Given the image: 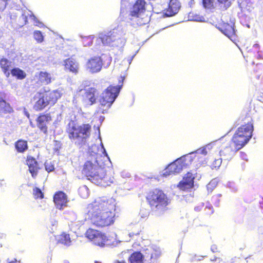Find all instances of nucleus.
Returning a JSON list of instances; mask_svg holds the SVG:
<instances>
[{
	"instance_id": "obj_1",
	"label": "nucleus",
	"mask_w": 263,
	"mask_h": 263,
	"mask_svg": "<svg viewBox=\"0 0 263 263\" xmlns=\"http://www.w3.org/2000/svg\"><path fill=\"white\" fill-rule=\"evenodd\" d=\"M116 202L112 198L96 200L88 205V220L98 228L113 225L116 218Z\"/></svg>"
},
{
	"instance_id": "obj_2",
	"label": "nucleus",
	"mask_w": 263,
	"mask_h": 263,
	"mask_svg": "<svg viewBox=\"0 0 263 263\" xmlns=\"http://www.w3.org/2000/svg\"><path fill=\"white\" fill-rule=\"evenodd\" d=\"M145 199L156 216H163L168 211L171 200L163 190L158 188L151 190L146 193Z\"/></svg>"
},
{
	"instance_id": "obj_3",
	"label": "nucleus",
	"mask_w": 263,
	"mask_h": 263,
	"mask_svg": "<svg viewBox=\"0 0 263 263\" xmlns=\"http://www.w3.org/2000/svg\"><path fill=\"white\" fill-rule=\"evenodd\" d=\"M243 124L239 127L234 134L231 142L233 146L239 150L243 147L250 141L253 135L254 130L253 120L250 116L242 119Z\"/></svg>"
},
{
	"instance_id": "obj_4",
	"label": "nucleus",
	"mask_w": 263,
	"mask_h": 263,
	"mask_svg": "<svg viewBox=\"0 0 263 263\" xmlns=\"http://www.w3.org/2000/svg\"><path fill=\"white\" fill-rule=\"evenodd\" d=\"M61 96V91L58 89L37 92L31 99L33 109L36 111H40L48 105L53 106Z\"/></svg>"
},
{
	"instance_id": "obj_5",
	"label": "nucleus",
	"mask_w": 263,
	"mask_h": 263,
	"mask_svg": "<svg viewBox=\"0 0 263 263\" xmlns=\"http://www.w3.org/2000/svg\"><path fill=\"white\" fill-rule=\"evenodd\" d=\"M91 126L89 124H82L77 125L74 123H69L66 128L68 137L76 144H85L86 140L91 134Z\"/></svg>"
},
{
	"instance_id": "obj_6",
	"label": "nucleus",
	"mask_w": 263,
	"mask_h": 263,
	"mask_svg": "<svg viewBox=\"0 0 263 263\" xmlns=\"http://www.w3.org/2000/svg\"><path fill=\"white\" fill-rule=\"evenodd\" d=\"M121 79L120 82L121 84L120 85L117 86L109 85L100 96L99 102L100 106L99 110L101 113H106L118 96L124 80L122 77H121Z\"/></svg>"
},
{
	"instance_id": "obj_7",
	"label": "nucleus",
	"mask_w": 263,
	"mask_h": 263,
	"mask_svg": "<svg viewBox=\"0 0 263 263\" xmlns=\"http://www.w3.org/2000/svg\"><path fill=\"white\" fill-rule=\"evenodd\" d=\"M146 2L144 0H137L133 5L130 11V21L134 20L135 24L139 26L145 25L148 22V17H142L146 10Z\"/></svg>"
},
{
	"instance_id": "obj_8",
	"label": "nucleus",
	"mask_w": 263,
	"mask_h": 263,
	"mask_svg": "<svg viewBox=\"0 0 263 263\" xmlns=\"http://www.w3.org/2000/svg\"><path fill=\"white\" fill-rule=\"evenodd\" d=\"M192 161V156L190 155L177 159L166 166L163 173V176L166 177L180 173L184 168L191 164Z\"/></svg>"
},
{
	"instance_id": "obj_9",
	"label": "nucleus",
	"mask_w": 263,
	"mask_h": 263,
	"mask_svg": "<svg viewBox=\"0 0 263 263\" xmlns=\"http://www.w3.org/2000/svg\"><path fill=\"white\" fill-rule=\"evenodd\" d=\"M96 157L92 158L91 160H87L84 163L82 173L88 179L93 180V179L99 173V171L103 167L99 164Z\"/></svg>"
},
{
	"instance_id": "obj_10",
	"label": "nucleus",
	"mask_w": 263,
	"mask_h": 263,
	"mask_svg": "<svg viewBox=\"0 0 263 263\" xmlns=\"http://www.w3.org/2000/svg\"><path fill=\"white\" fill-rule=\"evenodd\" d=\"M85 235L87 238L98 246L104 247L108 241L107 236L105 233L92 228L87 229Z\"/></svg>"
},
{
	"instance_id": "obj_11",
	"label": "nucleus",
	"mask_w": 263,
	"mask_h": 263,
	"mask_svg": "<svg viewBox=\"0 0 263 263\" xmlns=\"http://www.w3.org/2000/svg\"><path fill=\"white\" fill-rule=\"evenodd\" d=\"M114 176L111 170H106L103 167L99 171V173L92 181L98 185L107 187L111 185L114 182Z\"/></svg>"
},
{
	"instance_id": "obj_12",
	"label": "nucleus",
	"mask_w": 263,
	"mask_h": 263,
	"mask_svg": "<svg viewBox=\"0 0 263 263\" xmlns=\"http://www.w3.org/2000/svg\"><path fill=\"white\" fill-rule=\"evenodd\" d=\"M217 28L233 42L238 41V37L235 29V23L222 22L216 25Z\"/></svg>"
},
{
	"instance_id": "obj_13",
	"label": "nucleus",
	"mask_w": 263,
	"mask_h": 263,
	"mask_svg": "<svg viewBox=\"0 0 263 263\" xmlns=\"http://www.w3.org/2000/svg\"><path fill=\"white\" fill-rule=\"evenodd\" d=\"M253 49H248L247 48V53H246V61L248 63H251L252 65L256 64V65L259 66L261 68L260 70H261L263 68V67L261 66L258 63L255 62V60H258L261 58L259 53V45L258 44H255L253 46Z\"/></svg>"
},
{
	"instance_id": "obj_14",
	"label": "nucleus",
	"mask_w": 263,
	"mask_h": 263,
	"mask_svg": "<svg viewBox=\"0 0 263 263\" xmlns=\"http://www.w3.org/2000/svg\"><path fill=\"white\" fill-rule=\"evenodd\" d=\"M195 176L192 172L186 173L182 179L178 183L177 187L183 191H186L192 189L194 186V179Z\"/></svg>"
},
{
	"instance_id": "obj_15",
	"label": "nucleus",
	"mask_w": 263,
	"mask_h": 263,
	"mask_svg": "<svg viewBox=\"0 0 263 263\" xmlns=\"http://www.w3.org/2000/svg\"><path fill=\"white\" fill-rule=\"evenodd\" d=\"M52 120L50 113L40 114L36 119V126L42 132L46 134L48 132V124Z\"/></svg>"
},
{
	"instance_id": "obj_16",
	"label": "nucleus",
	"mask_w": 263,
	"mask_h": 263,
	"mask_svg": "<svg viewBox=\"0 0 263 263\" xmlns=\"http://www.w3.org/2000/svg\"><path fill=\"white\" fill-rule=\"evenodd\" d=\"M103 60L100 56L91 57L87 61L86 66L90 72L94 73L99 72L103 66Z\"/></svg>"
},
{
	"instance_id": "obj_17",
	"label": "nucleus",
	"mask_w": 263,
	"mask_h": 263,
	"mask_svg": "<svg viewBox=\"0 0 263 263\" xmlns=\"http://www.w3.org/2000/svg\"><path fill=\"white\" fill-rule=\"evenodd\" d=\"M98 95V91L96 88H88L82 95V101L87 105H92L96 102Z\"/></svg>"
},
{
	"instance_id": "obj_18",
	"label": "nucleus",
	"mask_w": 263,
	"mask_h": 263,
	"mask_svg": "<svg viewBox=\"0 0 263 263\" xmlns=\"http://www.w3.org/2000/svg\"><path fill=\"white\" fill-rule=\"evenodd\" d=\"M99 39L104 45L114 46H117L116 42L119 39V36L117 32L109 31L106 33L101 34Z\"/></svg>"
},
{
	"instance_id": "obj_19",
	"label": "nucleus",
	"mask_w": 263,
	"mask_h": 263,
	"mask_svg": "<svg viewBox=\"0 0 263 263\" xmlns=\"http://www.w3.org/2000/svg\"><path fill=\"white\" fill-rule=\"evenodd\" d=\"M26 165L28 167V171L33 178H35L38 174L41 167L35 158L31 156H27L26 158Z\"/></svg>"
},
{
	"instance_id": "obj_20",
	"label": "nucleus",
	"mask_w": 263,
	"mask_h": 263,
	"mask_svg": "<svg viewBox=\"0 0 263 263\" xmlns=\"http://www.w3.org/2000/svg\"><path fill=\"white\" fill-rule=\"evenodd\" d=\"M53 201L57 208L62 210L67 205L68 202L67 195L63 191L57 192L53 196Z\"/></svg>"
},
{
	"instance_id": "obj_21",
	"label": "nucleus",
	"mask_w": 263,
	"mask_h": 263,
	"mask_svg": "<svg viewBox=\"0 0 263 263\" xmlns=\"http://www.w3.org/2000/svg\"><path fill=\"white\" fill-rule=\"evenodd\" d=\"M64 68L74 74L79 72V65L77 60L71 57L66 59L64 61Z\"/></svg>"
},
{
	"instance_id": "obj_22",
	"label": "nucleus",
	"mask_w": 263,
	"mask_h": 263,
	"mask_svg": "<svg viewBox=\"0 0 263 263\" xmlns=\"http://www.w3.org/2000/svg\"><path fill=\"white\" fill-rule=\"evenodd\" d=\"M181 7L178 0H170L167 8L165 10V14L167 16H172L177 14Z\"/></svg>"
},
{
	"instance_id": "obj_23",
	"label": "nucleus",
	"mask_w": 263,
	"mask_h": 263,
	"mask_svg": "<svg viewBox=\"0 0 263 263\" xmlns=\"http://www.w3.org/2000/svg\"><path fill=\"white\" fill-rule=\"evenodd\" d=\"M35 77L37 79V83L41 85H48L52 82V77L50 73L46 71H40Z\"/></svg>"
},
{
	"instance_id": "obj_24",
	"label": "nucleus",
	"mask_w": 263,
	"mask_h": 263,
	"mask_svg": "<svg viewBox=\"0 0 263 263\" xmlns=\"http://www.w3.org/2000/svg\"><path fill=\"white\" fill-rule=\"evenodd\" d=\"M236 147H233L231 145L226 146L220 151V157L224 160H229L231 159L234 154L238 150H236Z\"/></svg>"
},
{
	"instance_id": "obj_25",
	"label": "nucleus",
	"mask_w": 263,
	"mask_h": 263,
	"mask_svg": "<svg viewBox=\"0 0 263 263\" xmlns=\"http://www.w3.org/2000/svg\"><path fill=\"white\" fill-rule=\"evenodd\" d=\"M11 62L5 58L0 60V67L5 76L7 78L10 76V71L12 69Z\"/></svg>"
},
{
	"instance_id": "obj_26",
	"label": "nucleus",
	"mask_w": 263,
	"mask_h": 263,
	"mask_svg": "<svg viewBox=\"0 0 263 263\" xmlns=\"http://www.w3.org/2000/svg\"><path fill=\"white\" fill-rule=\"evenodd\" d=\"M144 256L139 251L133 252L128 257L129 263H143Z\"/></svg>"
},
{
	"instance_id": "obj_27",
	"label": "nucleus",
	"mask_w": 263,
	"mask_h": 263,
	"mask_svg": "<svg viewBox=\"0 0 263 263\" xmlns=\"http://www.w3.org/2000/svg\"><path fill=\"white\" fill-rule=\"evenodd\" d=\"M13 112V108L2 98L0 97V114H7Z\"/></svg>"
},
{
	"instance_id": "obj_28",
	"label": "nucleus",
	"mask_w": 263,
	"mask_h": 263,
	"mask_svg": "<svg viewBox=\"0 0 263 263\" xmlns=\"http://www.w3.org/2000/svg\"><path fill=\"white\" fill-rule=\"evenodd\" d=\"M15 148L18 153H23L28 148L27 141L23 139H19L14 143Z\"/></svg>"
},
{
	"instance_id": "obj_29",
	"label": "nucleus",
	"mask_w": 263,
	"mask_h": 263,
	"mask_svg": "<svg viewBox=\"0 0 263 263\" xmlns=\"http://www.w3.org/2000/svg\"><path fill=\"white\" fill-rule=\"evenodd\" d=\"M58 242L67 246H69L71 243L69 235L65 232H63L59 235Z\"/></svg>"
},
{
	"instance_id": "obj_30",
	"label": "nucleus",
	"mask_w": 263,
	"mask_h": 263,
	"mask_svg": "<svg viewBox=\"0 0 263 263\" xmlns=\"http://www.w3.org/2000/svg\"><path fill=\"white\" fill-rule=\"evenodd\" d=\"M10 74L18 80H23L26 77V73L19 68H13L10 71Z\"/></svg>"
},
{
	"instance_id": "obj_31",
	"label": "nucleus",
	"mask_w": 263,
	"mask_h": 263,
	"mask_svg": "<svg viewBox=\"0 0 263 263\" xmlns=\"http://www.w3.org/2000/svg\"><path fill=\"white\" fill-rule=\"evenodd\" d=\"M146 251H148V253H146L147 254L146 257H149L151 259H156L160 255V251L155 250L152 247L147 248Z\"/></svg>"
},
{
	"instance_id": "obj_32",
	"label": "nucleus",
	"mask_w": 263,
	"mask_h": 263,
	"mask_svg": "<svg viewBox=\"0 0 263 263\" xmlns=\"http://www.w3.org/2000/svg\"><path fill=\"white\" fill-rule=\"evenodd\" d=\"M32 195L35 199H42L44 197V193L37 187L33 188Z\"/></svg>"
},
{
	"instance_id": "obj_33",
	"label": "nucleus",
	"mask_w": 263,
	"mask_h": 263,
	"mask_svg": "<svg viewBox=\"0 0 263 263\" xmlns=\"http://www.w3.org/2000/svg\"><path fill=\"white\" fill-rule=\"evenodd\" d=\"M94 36L89 35L82 38V43L84 46H89L93 43Z\"/></svg>"
},
{
	"instance_id": "obj_34",
	"label": "nucleus",
	"mask_w": 263,
	"mask_h": 263,
	"mask_svg": "<svg viewBox=\"0 0 263 263\" xmlns=\"http://www.w3.org/2000/svg\"><path fill=\"white\" fill-rule=\"evenodd\" d=\"M131 231L129 233L130 237H134V236H139L141 232L140 227L137 228V226H134L131 228Z\"/></svg>"
},
{
	"instance_id": "obj_35",
	"label": "nucleus",
	"mask_w": 263,
	"mask_h": 263,
	"mask_svg": "<svg viewBox=\"0 0 263 263\" xmlns=\"http://www.w3.org/2000/svg\"><path fill=\"white\" fill-rule=\"evenodd\" d=\"M33 37L37 43H42L44 40V36L41 31L36 30L33 32Z\"/></svg>"
},
{
	"instance_id": "obj_36",
	"label": "nucleus",
	"mask_w": 263,
	"mask_h": 263,
	"mask_svg": "<svg viewBox=\"0 0 263 263\" xmlns=\"http://www.w3.org/2000/svg\"><path fill=\"white\" fill-rule=\"evenodd\" d=\"M203 7L206 9H212L214 8L215 0H202Z\"/></svg>"
},
{
	"instance_id": "obj_37",
	"label": "nucleus",
	"mask_w": 263,
	"mask_h": 263,
	"mask_svg": "<svg viewBox=\"0 0 263 263\" xmlns=\"http://www.w3.org/2000/svg\"><path fill=\"white\" fill-rule=\"evenodd\" d=\"M45 168L48 173L52 172L54 170V166L51 162L46 161L45 162Z\"/></svg>"
},
{
	"instance_id": "obj_38",
	"label": "nucleus",
	"mask_w": 263,
	"mask_h": 263,
	"mask_svg": "<svg viewBox=\"0 0 263 263\" xmlns=\"http://www.w3.org/2000/svg\"><path fill=\"white\" fill-rule=\"evenodd\" d=\"M189 16L192 18V20L195 21H202V19H203V16H200L198 14L193 15V13L190 12L189 13Z\"/></svg>"
},
{
	"instance_id": "obj_39",
	"label": "nucleus",
	"mask_w": 263,
	"mask_h": 263,
	"mask_svg": "<svg viewBox=\"0 0 263 263\" xmlns=\"http://www.w3.org/2000/svg\"><path fill=\"white\" fill-rule=\"evenodd\" d=\"M8 4V0H0V12H3Z\"/></svg>"
},
{
	"instance_id": "obj_40",
	"label": "nucleus",
	"mask_w": 263,
	"mask_h": 263,
	"mask_svg": "<svg viewBox=\"0 0 263 263\" xmlns=\"http://www.w3.org/2000/svg\"><path fill=\"white\" fill-rule=\"evenodd\" d=\"M219 3L224 4L225 9H227L231 5V3L229 0H217Z\"/></svg>"
},
{
	"instance_id": "obj_41",
	"label": "nucleus",
	"mask_w": 263,
	"mask_h": 263,
	"mask_svg": "<svg viewBox=\"0 0 263 263\" xmlns=\"http://www.w3.org/2000/svg\"><path fill=\"white\" fill-rule=\"evenodd\" d=\"M222 159H223L221 157L220 159L215 160L213 164V166L214 167H218L221 163Z\"/></svg>"
},
{
	"instance_id": "obj_42",
	"label": "nucleus",
	"mask_w": 263,
	"mask_h": 263,
	"mask_svg": "<svg viewBox=\"0 0 263 263\" xmlns=\"http://www.w3.org/2000/svg\"><path fill=\"white\" fill-rule=\"evenodd\" d=\"M196 153H199V154H201L204 155H206L207 154V151H206V148H205V147L198 149L197 151L196 152Z\"/></svg>"
},
{
	"instance_id": "obj_43",
	"label": "nucleus",
	"mask_w": 263,
	"mask_h": 263,
	"mask_svg": "<svg viewBox=\"0 0 263 263\" xmlns=\"http://www.w3.org/2000/svg\"><path fill=\"white\" fill-rule=\"evenodd\" d=\"M206 209H208L210 211L209 212H207L208 214H212V213H213V210L212 207L211 206H205V211H206Z\"/></svg>"
},
{
	"instance_id": "obj_44",
	"label": "nucleus",
	"mask_w": 263,
	"mask_h": 263,
	"mask_svg": "<svg viewBox=\"0 0 263 263\" xmlns=\"http://www.w3.org/2000/svg\"><path fill=\"white\" fill-rule=\"evenodd\" d=\"M211 249L213 252H218V248L216 245L212 246Z\"/></svg>"
},
{
	"instance_id": "obj_45",
	"label": "nucleus",
	"mask_w": 263,
	"mask_h": 263,
	"mask_svg": "<svg viewBox=\"0 0 263 263\" xmlns=\"http://www.w3.org/2000/svg\"><path fill=\"white\" fill-rule=\"evenodd\" d=\"M114 263H127L125 260L117 259L114 261Z\"/></svg>"
},
{
	"instance_id": "obj_46",
	"label": "nucleus",
	"mask_w": 263,
	"mask_h": 263,
	"mask_svg": "<svg viewBox=\"0 0 263 263\" xmlns=\"http://www.w3.org/2000/svg\"><path fill=\"white\" fill-rule=\"evenodd\" d=\"M22 17L24 20L25 24H26L27 23V16L23 14Z\"/></svg>"
},
{
	"instance_id": "obj_47",
	"label": "nucleus",
	"mask_w": 263,
	"mask_h": 263,
	"mask_svg": "<svg viewBox=\"0 0 263 263\" xmlns=\"http://www.w3.org/2000/svg\"><path fill=\"white\" fill-rule=\"evenodd\" d=\"M258 99L260 102H263V93L260 94L258 97Z\"/></svg>"
},
{
	"instance_id": "obj_48",
	"label": "nucleus",
	"mask_w": 263,
	"mask_h": 263,
	"mask_svg": "<svg viewBox=\"0 0 263 263\" xmlns=\"http://www.w3.org/2000/svg\"><path fill=\"white\" fill-rule=\"evenodd\" d=\"M17 262L20 263V260L17 261L16 260V259H15V258L13 260L8 262V263H17Z\"/></svg>"
},
{
	"instance_id": "obj_49",
	"label": "nucleus",
	"mask_w": 263,
	"mask_h": 263,
	"mask_svg": "<svg viewBox=\"0 0 263 263\" xmlns=\"http://www.w3.org/2000/svg\"><path fill=\"white\" fill-rule=\"evenodd\" d=\"M260 76H261V74H260V75H257V79H260Z\"/></svg>"
},
{
	"instance_id": "obj_50",
	"label": "nucleus",
	"mask_w": 263,
	"mask_h": 263,
	"mask_svg": "<svg viewBox=\"0 0 263 263\" xmlns=\"http://www.w3.org/2000/svg\"><path fill=\"white\" fill-rule=\"evenodd\" d=\"M95 263H101V262L98 261H95Z\"/></svg>"
}]
</instances>
